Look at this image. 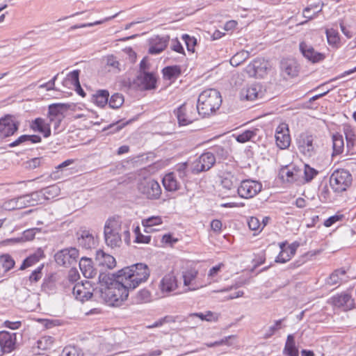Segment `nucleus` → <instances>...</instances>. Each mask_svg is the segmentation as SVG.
Masks as SVG:
<instances>
[{
  "instance_id": "1",
  "label": "nucleus",
  "mask_w": 356,
  "mask_h": 356,
  "mask_svg": "<svg viewBox=\"0 0 356 356\" xmlns=\"http://www.w3.org/2000/svg\"><path fill=\"white\" fill-rule=\"evenodd\" d=\"M149 275L150 270L144 263H137L118 271L120 280L122 281L130 291L134 290L140 284L145 282Z\"/></svg>"
},
{
  "instance_id": "2",
  "label": "nucleus",
  "mask_w": 356,
  "mask_h": 356,
  "mask_svg": "<svg viewBox=\"0 0 356 356\" xmlns=\"http://www.w3.org/2000/svg\"><path fill=\"white\" fill-rule=\"evenodd\" d=\"M129 291L130 289L118 276V281L114 282L113 286L99 287L95 293H98L99 298L107 305L118 307L127 299Z\"/></svg>"
},
{
  "instance_id": "3",
  "label": "nucleus",
  "mask_w": 356,
  "mask_h": 356,
  "mask_svg": "<svg viewBox=\"0 0 356 356\" xmlns=\"http://www.w3.org/2000/svg\"><path fill=\"white\" fill-rule=\"evenodd\" d=\"M222 102L220 92L213 88L202 92L197 99L196 109L197 114L202 117L209 115L219 109Z\"/></svg>"
},
{
  "instance_id": "4",
  "label": "nucleus",
  "mask_w": 356,
  "mask_h": 356,
  "mask_svg": "<svg viewBox=\"0 0 356 356\" xmlns=\"http://www.w3.org/2000/svg\"><path fill=\"white\" fill-rule=\"evenodd\" d=\"M122 224L118 218H108L104 225V235L106 245L111 248L122 244Z\"/></svg>"
},
{
  "instance_id": "5",
  "label": "nucleus",
  "mask_w": 356,
  "mask_h": 356,
  "mask_svg": "<svg viewBox=\"0 0 356 356\" xmlns=\"http://www.w3.org/2000/svg\"><path fill=\"white\" fill-rule=\"evenodd\" d=\"M352 175L345 169L334 170L330 177V186L335 193L346 191L352 184Z\"/></svg>"
},
{
  "instance_id": "6",
  "label": "nucleus",
  "mask_w": 356,
  "mask_h": 356,
  "mask_svg": "<svg viewBox=\"0 0 356 356\" xmlns=\"http://www.w3.org/2000/svg\"><path fill=\"white\" fill-rule=\"evenodd\" d=\"M229 161L231 163L229 166L232 168V170H226L225 172H224V190L229 191L226 195L227 197H235L234 189L238 188L240 182V179L238 177V170L237 169V163L234 158H230Z\"/></svg>"
},
{
  "instance_id": "7",
  "label": "nucleus",
  "mask_w": 356,
  "mask_h": 356,
  "mask_svg": "<svg viewBox=\"0 0 356 356\" xmlns=\"http://www.w3.org/2000/svg\"><path fill=\"white\" fill-rule=\"evenodd\" d=\"M296 145L298 151L306 157H312L316 153L314 137L308 133L300 134L296 139Z\"/></svg>"
},
{
  "instance_id": "8",
  "label": "nucleus",
  "mask_w": 356,
  "mask_h": 356,
  "mask_svg": "<svg viewBox=\"0 0 356 356\" xmlns=\"http://www.w3.org/2000/svg\"><path fill=\"white\" fill-rule=\"evenodd\" d=\"M197 109L193 104L184 103L175 110L174 113L177 118L179 126H186L197 120Z\"/></svg>"
},
{
  "instance_id": "9",
  "label": "nucleus",
  "mask_w": 356,
  "mask_h": 356,
  "mask_svg": "<svg viewBox=\"0 0 356 356\" xmlns=\"http://www.w3.org/2000/svg\"><path fill=\"white\" fill-rule=\"evenodd\" d=\"M262 188V184L254 180L245 179L241 181L237 189H234L235 197L238 195L243 198H252L258 194Z\"/></svg>"
},
{
  "instance_id": "10",
  "label": "nucleus",
  "mask_w": 356,
  "mask_h": 356,
  "mask_svg": "<svg viewBox=\"0 0 356 356\" xmlns=\"http://www.w3.org/2000/svg\"><path fill=\"white\" fill-rule=\"evenodd\" d=\"M138 191L149 200H158L161 195L159 184L153 179H144L138 185Z\"/></svg>"
},
{
  "instance_id": "11",
  "label": "nucleus",
  "mask_w": 356,
  "mask_h": 356,
  "mask_svg": "<svg viewBox=\"0 0 356 356\" xmlns=\"http://www.w3.org/2000/svg\"><path fill=\"white\" fill-rule=\"evenodd\" d=\"M79 250L75 248L63 249L54 255L56 262L65 267L70 266L77 262Z\"/></svg>"
},
{
  "instance_id": "12",
  "label": "nucleus",
  "mask_w": 356,
  "mask_h": 356,
  "mask_svg": "<svg viewBox=\"0 0 356 356\" xmlns=\"http://www.w3.org/2000/svg\"><path fill=\"white\" fill-rule=\"evenodd\" d=\"M19 122L11 115L0 118V139H4L15 134L18 130Z\"/></svg>"
},
{
  "instance_id": "13",
  "label": "nucleus",
  "mask_w": 356,
  "mask_h": 356,
  "mask_svg": "<svg viewBox=\"0 0 356 356\" xmlns=\"http://www.w3.org/2000/svg\"><path fill=\"white\" fill-rule=\"evenodd\" d=\"M265 90L260 83H253L243 88L240 91V99L242 100L252 101L263 98Z\"/></svg>"
},
{
  "instance_id": "14",
  "label": "nucleus",
  "mask_w": 356,
  "mask_h": 356,
  "mask_svg": "<svg viewBox=\"0 0 356 356\" xmlns=\"http://www.w3.org/2000/svg\"><path fill=\"white\" fill-rule=\"evenodd\" d=\"M267 63L264 59L256 58L245 69V72L250 77L262 78L267 73Z\"/></svg>"
},
{
  "instance_id": "15",
  "label": "nucleus",
  "mask_w": 356,
  "mask_h": 356,
  "mask_svg": "<svg viewBox=\"0 0 356 356\" xmlns=\"http://www.w3.org/2000/svg\"><path fill=\"white\" fill-rule=\"evenodd\" d=\"M75 298L81 302L89 300L92 296V284L89 281L78 282L72 289Z\"/></svg>"
},
{
  "instance_id": "16",
  "label": "nucleus",
  "mask_w": 356,
  "mask_h": 356,
  "mask_svg": "<svg viewBox=\"0 0 356 356\" xmlns=\"http://www.w3.org/2000/svg\"><path fill=\"white\" fill-rule=\"evenodd\" d=\"M134 83L143 90H152L156 88V78L152 72L137 73Z\"/></svg>"
},
{
  "instance_id": "17",
  "label": "nucleus",
  "mask_w": 356,
  "mask_h": 356,
  "mask_svg": "<svg viewBox=\"0 0 356 356\" xmlns=\"http://www.w3.org/2000/svg\"><path fill=\"white\" fill-rule=\"evenodd\" d=\"M299 48L302 56L312 63H319L325 58L324 54L316 51L314 47L305 42H301Z\"/></svg>"
},
{
  "instance_id": "18",
  "label": "nucleus",
  "mask_w": 356,
  "mask_h": 356,
  "mask_svg": "<svg viewBox=\"0 0 356 356\" xmlns=\"http://www.w3.org/2000/svg\"><path fill=\"white\" fill-rule=\"evenodd\" d=\"M257 131V129L246 130L236 136L234 134H231L229 132L227 134L224 133V135H226L225 138L224 139V144L227 143L228 145H231L232 143L235 142L244 143L250 141L256 136Z\"/></svg>"
},
{
  "instance_id": "19",
  "label": "nucleus",
  "mask_w": 356,
  "mask_h": 356,
  "mask_svg": "<svg viewBox=\"0 0 356 356\" xmlns=\"http://www.w3.org/2000/svg\"><path fill=\"white\" fill-rule=\"evenodd\" d=\"M275 139L276 144L280 149H284L289 147L291 137L286 124H282L277 128Z\"/></svg>"
},
{
  "instance_id": "20",
  "label": "nucleus",
  "mask_w": 356,
  "mask_h": 356,
  "mask_svg": "<svg viewBox=\"0 0 356 356\" xmlns=\"http://www.w3.org/2000/svg\"><path fill=\"white\" fill-rule=\"evenodd\" d=\"M95 261L97 266L105 269H113L116 266L115 259L102 250L96 251Z\"/></svg>"
},
{
  "instance_id": "21",
  "label": "nucleus",
  "mask_w": 356,
  "mask_h": 356,
  "mask_svg": "<svg viewBox=\"0 0 356 356\" xmlns=\"http://www.w3.org/2000/svg\"><path fill=\"white\" fill-rule=\"evenodd\" d=\"M169 40L170 37L168 35L163 37L156 35L152 38L149 40V54L156 55L162 52L167 47Z\"/></svg>"
},
{
  "instance_id": "22",
  "label": "nucleus",
  "mask_w": 356,
  "mask_h": 356,
  "mask_svg": "<svg viewBox=\"0 0 356 356\" xmlns=\"http://www.w3.org/2000/svg\"><path fill=\"white\" fill-rule=\"evenodd\" d=\"M332 304L337 307H341L344 310H348L353 307L354 300L351 296L347 293L337 294L331 298Z\"/></svg>"
},
{
  "instance_id": "23",
  "label": "nucleus",
  "mask_w": 356,
  "mask_h": 356,
  "mask_svg": "<svg viewBox=\"0 0 356 356\" xmlns=\"http://www.w3.org/2000/svg\"><path fill=\"white\" fill-rule=\"evenodd\" d=\"M15 334L8 332L0 333V346L3 353H10L15 348Z\"/></svg>"
},
{
  "instance_id": "24",
  "label": "nucleus",
  "mask_w": 356,
  "mask_h": 356,
  "mask_svg": "<svg viewBox=\"0 0 356 356\" xmlns=\"http://www.w3.org/2000/svg\"><path fill=\"white\" fill-rule=\"evenodd\" d=\"M79 268L83 276L86 278L94 277L97 272L92 266V261L87 257H82L79 263Z\"/></svg>"
},
{
  "instance_id": "25",
  "label": "nucleus",
  "mask_w": 356,
  "mask_h": 356,
  "mask_svg": "<svg viewBox=\"0 0 356 356\" xmlns=\"http://www.w3.org/2000/svg\"><path fill=\"white\" fill-rule=\"evenodd\" d=\"M78 243L85 249H91L95 246L96 242L94 236L88 230H83L80 234L77 233Z\"/></svg>"
},
{
  "instance_id": "26",
  "label": "nucleus",
  "mask_w": 356,
  "mask_h": 356,
  "mask_svg": "<svg viewBox=\"0 0 356 356\" xmlns=\"http://www.w3.org/2000/svg\"><path fill=\"white\" fill-rule=\"evenodd\" d=\"M159 287L163 293H170L177 287L176 277L172 274L165 275L161 280Z\"/></svg>"
},
{
  "instance_id": "27",
  "label": "nucleus",
  "mask_w": 356,
  "mask_h": 356,
  "mask_svg": "<svg viewBox=\"0 0 356 356\" xmlns=\"http://www.w3.org/2000/svg\"><path fill=\"white\" fill-rule=\"evenodd\" d=\"M163 185L168 191L173 192L179 189L180 184L177 181L175 172H170L162 179Z\"/></svg>"
},
{
  "instance_id": "28",
  "label": "nucleus",
  "mask_w": 356,
  "mask_h": 356,
  "mask_svg": "<svg viewBox=\"0 0 356 356\" xmlns=\"http://www.w3.org/2000/svg\"><path fill=\"white\" fill-rule=\"evenodd\" d=\"M31 129L34 131L42 133L45 138L51 135L49 124H46L44 120L40 118H38L32 122Z\"/></svg>"
},
{
  "instance_id": "29",
  "label": "nucleus",
  "mask_w": 356,
  "mask_h": 356,
  "mask_svg": "<svg viewBox=\"0 0 356 356\" xmlns=\"http://www.w3.org/2000/svg\"><path fill=\"white\" fill-rule=\"evenodd\" d=\"M68 106L64 104H53L49 106L48 116L49 120L52 118L64 119V112L66 111Z\"/></svg>"
},
{
  "instance_id": "30",
  "label": "nucleus",
  "mask_w": 356,
  "mask_h": 356,
  "mask_svg": "<svg viewBox=\"0 0 356 356\" xmlns=\"http://www.w3.org/2000/svg\"><path fill=\"white\" fill-rule=\"evenodd\" d=\"M281 69L284 73L291 77L298 75V65L294 60L287 59L282 60L281 62Z\"/></svg>"
},
{
  "instance_id": "31",
  "label": "nucleus",
  "mask_w": 356,
  "mask_h": 356,
  "mask_svg": "<svg viewBox=\"0 0 356 356\" xmlns=\"http://www.w3.org/2000/svg\"><path fill=\"white\" fill-rule=\"evenodd\" d=\"M332 156L339 155L343 152L344 142L343 136L339 133L332 135Z\"/></svg>"
},
{
  "instance_id": "32",
  "label": "nucleus",
  "mask_w": 356,
  "mask_h": 356,
  "mask_svg": "<svg viewBox=\"0 0 356 356\" xmlns=\"http://www.w3.org/2000/svg\"><path fill=\"white\" fill-rule=\"evenodd\" d=\"M346 270L343 268L334 270L329 277L327 283L330 285H335L342 282H346L344 278Z\"/></svg>"
},
{
  "instance_id": "33",
  "label": "nucleus",
  "mask_w": 356,
  "mask_h": 356,
  "mask_svg": "<svg viewBox=\"0 0 356 356\" xmlns=\"http://www.w3.org/2000/svg\"><path fill=\"white\" fill-rule=\"evenodd\" d=\"M109 93L106 90H100L92 95V102L99 107H104L108 101Z\"/></svg>"
},
{
  "instance_id": "34",
  "label": "nucleus",
  "mask_w": 356,
  "mask_h": 356,
  "mask_svg": "<svg viewBox=\"0 0 356 356\" xmlns=\"http://www.w3.org/2000/svg\"><path fill=\"white\" fill-rule=\"evenodd\" d=\"M99 281L100 287L113 286V284L118 281V273L116 274H106L102 272L99 273Z\"/></svg>"
},
{
  "instance_id": "35",
  "label": "nucleus",
  "mask_w": 356,
  "mask_h": 356,
  "mask_svg": "<svg viewBox=\"0 0 356 356\" xmlns=\"http://www.w3.org/2000/svg\"><path fill=\"white\" fill-rule=\"evenodd\" d=\"M164 79L171 80L177 79L181 74V68L178 65H171L164 67L162 70Z\"/></svg>"
},
{
  "instance_id": "36",
  "label": "nucleus",
  "mask_w": 356,
  "mask_h": 356,
  "mask_svg": "<svg viewBox=\"0 0 356 356\" xmlns=\"http://www.w3.org/2000/svg\"><path fill=\"white\" fill-rule=\"evenodd\" d=\"M343 132L346 139V147L348 150L351 149L356 143V134L350 126H345Z\"/></svg>"
},
{
  "instance_id": "37",
  "label": "nucleus",
  "mask_w": 356,
  "mask_h": 356,
  "mask_svg": "<svg viewBox=\"0 0 356 356\" xmlns=\"http://www.w3.org/2000/svg\"><path fill=\"white\" fill-rule=\"evenodd\" d=\"M151 300V293L149 290L143 289L140 290L133 297V302L135 304H143Z\"/></svg>"
},
{
  "instance_id": "38",
  "label": "nucleus",
  "mask_w": 356,
  "mask_h": 356,
  "mask_svg": "<svg viewBox=\"0 0 356 356\" xmlns=\"http://www.w3.org/2000/svg\"><path fill=\"white\" fill-rule=\"evenodd\" d=\"M163 220L161 216H153L147 218L143 219L142 225L145 227V232H149L148 229H151V227L154 225H159L162 224Z\"/></svg>"
},
{
  "instance_id": "39",
  "label": "nucleus",
  "mask_w": 356,
  "mask_h": 356,
  "mask_svg": "<svg viewBox=\"0 0 356 356\" xmlns=\"http://www.w3.org/2000/svg\"><path fill=\"white\" fill-rule=\"evenodd\" d=\"M250 53L248 51H241L237 52L230 58L229 63L231 65L236 67L248 59Z\"/></svg>"
},
{
  "instance_id": "40",
  "label": "nucleus",
  "mask_w": 356,
  "mask_h": 356,
  "mask_svg": "<svg viewBox=\"0 0 356 356\" xmlns=\"http://www.w3.org/2000/svg\"><path fill=\"white\" fill-rule=\"evenodd\" d=\"M105 65L108 67L109 71L114 72H120V64L117 58L113 55H108L104 58Z\"/></svg>"
},
{
  "instance_id": "41",
  "label": "nucleus",
  "mask_w": 356,
  "mask_h": 356,
  "mask_svg": "<svg viewBox=\"0 0 356 356\" xmlns=\"http://www.w3.org/2000/svg\"><path fill=\"white\" fill-rule=\"evenodd\" d=\"M199 162L205 165V170H209L215 163V157L211 152H206L202 154L199 157Z\"/></svg>"
},
{
  "instance_id": "42",
  "label": "nucleus",
  "mask_w": 356,
  "mask_h": 356,
  "mask_svg": "<svg viewBox=\"0 0 356 356\" xmlns=\"http://www.w3.org/2000/svg\"><path fill=\"white\" fill-rule=\"evenodd\" d=\"M15 203V206L13 209H22L26 207L33 206V202H30V197L26 195L18 197L13 200Z\"/></svg>"
},
{
  "instance_id": "43",
  "label": "nucleus",
  "mask_w": 356,
  "mask_h": 356,
  "mask_svg": "<svg viewBox=\"0 0 356 356\" xmlns=\"http://www.w3.org/2000/svg\"><path fill=\"white\" fill-rule=\"evenodd\" d=\"M123 103L124 97L120 93L113 94L108 101L109 106L112 108H118L123 104Z\"/></svg>"
},
{
  "instance_id": "44",
  "label": "nucleus",
  "mask_w": 356,
  "mask_h": 356,
  "mask_svg": "<svg viewBox=\"0 0 356 356\" xmlns=\"http://www.w3.org/2000/svg\"><path fill=\"white\" fill-rule=\"evenodd\" d=\"M56 278L53 275L46 277L43 280L42 289L43 291H53L56 288Z\"/></svg>"
},
{
  "instance_id": "45",
  "label": "nucleus",
  "mask_w": 356,
  "mask_h": 356,
  "mask_svg": "<svg viewBox=\"0 0 356 356\" xmlns=\"http://www.w3.org/2000/svg\"><path fill=\"white\" fill-rule=\"evenodd\" d=\"M58 193L59 188L56 185H52L42 189V195L44 196V198L47 200H49L51 197H54L58 195Z\"/></svg>"
},
{
  "instance_id": "46",
  "label": "nucleus",
  "mask_w": 356,
  "mask_h": 356,
  "mask_svg": "<svg viewBox=\"0 0 356 356\" xmlns=\"http://www.w3.org/2000/svg\"><path fill=\"white\" fill-rule=\"evenodd\" d=\"M327 42L330 45H336L339 42V33L333 29L326 30Z\"/></svg>"
},
{
  "instance_id": "47",
  "label": "nucleus",
  "mask_w": 356,
  "mask_h": 356,
  "mask_svg": "<svg viewBox=\"0 0 356 356\" xmlns=\"http://www.w3.org/2000/svg\"><path fill=\"white\" fill-rule=\"evenodd\" d=\"M61 356H83V353L75 346H66L63 350Z\"/></svg>"
},
{
  "instance_id": "48",
  "label": "nucleus",
  "mask_w": 356,
  "mask_h": 356,
  "mask_svg": "<svg viewBox=\"0 0 356 356\" xmlns=\"http://www.w3.org/2000/svg\"><path fill=\"white\" fill-rule=\"evenodd\" d=\"M53 343L51 337H44L37 341V347L38 349L44 350L51 348Z\"/></svg>"
},
{
  "instance_id": "49",
  "label": "nucleus",
  "mask_w": 356,
  "mask_h": 356,
  "mask_svg": "<svg viewBox=\"0 0 356 356\" xmlns=\"http://www.w3.org/2000/svg\"><path fill=\"white\" fill-rule=\"evenodd\" d=\"M1 261L6 271L10 270L15 266V261L9 254H3L1 257Z\"/></svg>"
},
{
  "instance_id": "50",
  "label": "nucleus",
  "mask_w": 356,
  "mask_h": 356,
  "mask_svg": "<svg viewBox=\"0 0 356 356\" xmlns=\"http://www.w3.org/2000/svg\"><path fill=\"white\" fill-rule=\"evenodd\" d=\"M284 321L283 319H280L275 321L273 325H271L268 327L266 333L264 334V338L268 339L271 337L277 330L281 328L282 322Z\"/></svg>"
},
{
  "instance_id": "51",
  "label": "nucleus",
  "mask_w": 356,
  "mask_h": 356,
  "mask_svg": "<svg viewBox=\"0 0 356 356\" xmlns=\"http://www.w3.org/2000/svg\"><path fill=\"white\" fill-rule=\"evenodd\" d=\"M39 261V257L35 254H31L29 257H26L24 261L22 264L21 265L19 270H24L26 268L36 264Z\"/></svg>"
},
{
  "instance_id": "52",
  "label": "nucleus",
  "mask_w": 356,
  "mask_h": 356,
  "mask_svg": "<svg viewBox=\"0 0 356 356\" xmlns=\"http://www.w3.org/2000/svg\"><path fill=\"white\" fill-rule=\"evenodd\" d=\"M182 39L185 42L187 49L189 51H194V47L197 44V40L194 37H191L188 34H184Z\"/></svg>"
},
{
  "instance_id": "53",
  "label": "nucleus",
  "mask_w": 356,
  "mask_h": 356,
  "mask_svg": "<svg viewBox=\"0 0 356 356\" xmlns=\"http://www.w3.org/2000/svg\"><path fill=\"white\" fill-rule=\"evenodd\" d=\"M284 246V243H282L280 245L282 251L280 252V254L277 255V257L275 259V262H277V263L284 264L291 259V255H289L287 250H284V249L283 248Z\"/></svg>"
},
{
  "instance_id": "54",
  "label": "nucleus",
  "mask_w": 356,
  "mask_h": 356,
  "mask_svg": "<svg viewBox=\"0 0 356 356\" xmlns=\"http://www.w3.org/2000/svg\"><path fill=\"white\" fill-rule=\"evenodd\" d=\"M43 268L44 265L42 264L31 273V274L29 276V281L31 282L36 283L41 279L42 275V270Z\"/></svg>"
},
{
  "instance_id": "55",
  "label": "nucleus",
  "mask_w": 356,
  "mask_h": 356,
  "mask_svg": "<svg viewBox=\"0 0 356 356\" xmlns=\"http://www.w3.org/2000/svg\"><path fill=\"white\" fill-rule=\"evenodd\" d=\"M305 179L309 182L312 181L316 175L318 174V171L313 168L309 167L308 165L305 166Z\"/></svg>"
},
{
  "instance_id": "56",
  "label": "nucleus",
  "mask_w": 356,
  "mask_h": 356,
  "mask_svg": "<svg viewBox=\"0 0 356 356\" xmlns=\"http://www.w3.org/2000/svg\"><path fill=\"white\" fill-rule=\"evenodd\" d=\"M187 163H179L176 167V173L178 177L183 180H184L187 177Z\"/></svg>"
},
{
  "instance_id": "57",
  "label": "nucleus",
  "mask_w": 356,
  "mask_h": 356,
  "mask_svg": "<svg viewBox=\"0 0 356 356\" xmlns=\"http://www.w3.org/2000/svg\"><path fill=\"white\" fill-rule=\"evenodd\" d=\"M191 170L193 174H198L201 172L206 171L205 165L199 162V158L192 163Z\"/></svg>"
},
{
  "instance_id": "58",
  "label": "nucleus",
  "mask_w": 356,
  "mask_h": 356,
  "mask_svg": "<svg viewBox=\"0 0 356 356\" xmlns=\"http://www.w3.org/2000/svg\"><path fill=\"white\" fill-rule=\"evenodd\" d=\"M248 225L251 230L257 231L259 229H261V224L257 217H250L248 220Z\"/></svg>"
},
{
  "instance_id": "59",
  "label": "nucleus",
  "mask_w": 356,
  "mask_h": 356,
  "mask_svg": "<svg viewBox=\"0 0 356 356\" xmlns=\"http://www.w3.org/2000/svg\"><path fill=\"white\" fill-rule=\"evenodd\" d=\"M284 353L286 356H298L299 355L298 350L296 348V345L285 344V346L284 348Z\"/></svg>"
},
{
  "instance_id": "60",
  "label": "nucleus",
  "mask_w": 356,
  "mask_h": 356,
  "mask_svg": "<svg viewBox=\"0 0 356 356\" xmlns=\"http://www.w3.org/2000/svg\"><path fill=\"white\" fill-rule=\"evenodd\" d=\"M124 124H124V123L120 124V122H117L116 123L109 124L107 127H105L103 130L104 131L110 130L108 133L113 134V133L118 132L120 130H121L123 128V127L124 126Z\"/></svg>"
},
{
  "instance_id": "61",
  "label": "nucleus",
  "mask_w": 356,
  "mask_h": 356,
  "mask_svg": "<svg viewBox=\"0 0 356 356\" xmlns=\"http://www.w3.org/2000/svg\"><path fill=\"white\" fill-rule=\"evenodd\" d=\"M79 73L80 71L78 70H73L70 72L67 75V78L71 81L72 83L74 86L79 84Z\"/></svg>"
},
{
  "instance_id": "62",
  "label": "nucleus",
  "mask_w": 356,
  "mask_h": 356,
  "mask_svg": "<svg viewBox=\"0 0 356 356\" xmlns=\"http://www.w3.org/2000/svg\"><path fill=\"white\" fill-rule=\"evenodd\" d=\"M58 74L55 75L50 81L43 84H41L40 88H45L47 90H55V81L57 79Z\"/></svg>"
},
{
  "instance_id": "63",
  "label": "nucleus",
  "mask_w": 356,
  "mask_h": 356,
  "mask_svg": "<svg viewBox=\"0 0 356 356\" xmlns=\"http://www.w3.org/2000/svg\"><path fill=\"white\" fill-rule=\"evenodd\" d=\"M171 49L180 54H184V48L177 39L172 40Z\"/></svg>"
},
{
  "instance_id": "64",
  "label": "nucleus",
  "mask_w": 356,
  "mask_h": 356,
  "mask_svg": "<svg viewBox=\"0 0 356 356\" xmlns=\"http://www.w3.org/2000/svg\"><path fill=\"white\" fill-rule=\"evenodd\" d=\"M343 218V215H334L328 218L325 222L324 225L327 227L332 226L333 224L340 220Z\"/></svg>"
}]
</instances>
